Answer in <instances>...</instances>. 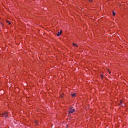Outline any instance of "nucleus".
I'll return each mask as SVG.
<instances>
[{
  "mask_svg": "<svg viewBox=\"0 0 128 128\" xmlns=\"http://www.w3.org/2000/svg\"><path fill=\"white\" fill-rule=\"evenodd\" d=\"M1 116H4V118H8V112H5V113L2 114Z\"/></svg>",
  "mask_w": 128,
  "mask_h": 128,
  "instance_id": "obj_1",
  "label": "nucleus"
},
{
  "mask_svg": "<svg viewBox=\"0 0 128 128\" xmlns=\"http://www.w3.org/2000/svg\"><path fill=\"white\" fill-rule=\"evenodd\" d=\"M74 109H72V108H70L69 110V114H72L74 112Z\"/></svg>",
  "mask_w": 128,
  "mask_h": 128,
  "instance_id": "obj_2",
  "label": "nucleus"
},
{
  "mask_svg": "<svg viewBox=\"0 0 128 128\" xmlns=\"http://www.w3.org/2000/svg\"><path fill=\"white\" fill-rule=\"evenodd\" d=\"M62 30H60V32H58L57 36H60V34H62Z\"/></svg>",
  "mask_w": 128,
  "mask_h": 128,
  "instance_id": "obj_3",
  "label": "nucleus"
},
{
  "mask_svg": "<svg viewBox=\"0 0 128 128\" xmlns=\"http://www.w3.org/2000/svg\"><path fill=\"white\" fill-rule=\"evenodd\" d=\"M71 96H72L73 98H74V96H76V93H72V94H71Z\"/></svg>",
  "mask_w": 128,
  "mask_h": 128,
  "instance_id": "obj_4",
  "label": "nucleus"
},
{
  "mask_svg": "<svg viewBox=\"0 0 128 128\" xmlns=\"http://www.w3.org/2000/svg\"><path fill=\"white\" fill-rule=\"evenodd\" d=\"M112 15L114 16H116V13L114 12H112Z\"/></svg>",
  "mask_w": 128,
  "mask_h": 128,
  "instance_id": "obj_5",
  "label": "nucleus"
},
{
  "mask_svg": "<svg viewBox=\"0 0 128 128\" xmlns=\"http://www.w3.org/2000/svg\"><path fill=\"white\" fill-rule=\"evenodd\" d=\"M73 46H78V45H76V44L73 43L72 44Z\"/></svg>",
  "mask_w": 128,
  "mask_h": 128,
  "instance_id": "obj_6",
  "label": "nucleus"
},
{
  "mask_svg": "<svg viewBox=\"0 0 128 128\" xmlns=\"http://www.w3.org/2000/svg\"><path fill=\"white\" fill-rule=\"evenodd\" d=\"M88 1H89L90 2H92V0H88Z\"/></svg>",
  "mask_w": 128,
  "mask_h": 128,
  "instance_id": "obj_7",
  "label": "nucleus"
},
{
  "mask_svg": "<svg viewBox=\"0 0 128 128\" xmlns=\"http://www.w3.org/2000/svg\"><path fill=\"white\" fill-rule=\"evenodd\" d=\"M122 104V102L121 101L120 103V104Z\"/></svg>",
  "mask_w": 128,
  "mask_h": 128,
  "instance_id": "obj_8",
  "label": "nucleus"
},
{
  "mask_svg": "<svg viewBox=\"0 0 128 128\" xmlns=\"http://www.w3.org/2000/svg\"><path fill=\"white\" fill-rule=\"evenodd\" d=\"M8 24L10 25V24H12V23L10 22H9Z\"/></svg>",
  "mask_w": 128,
  "mask_h": 128,
  "instance_id": "obj_9",
  "label": "nucleus"
},
{
  "mask_svg": "<svg viewBox=\"0 0 128 128\" xmlns=\"http://www.w3.org/2000/svg\"><path fill=\"white\" fill-rule=\"evenodd\" d=\"M101 78H104V76H102V74H101Z\"/></svg>",
  "mask_w": 128,
  "mask_h": 128,
  "instance_id": "obj_10",
  "label": "nucleus"
},
{
  "mask_svg": "<svg viewBox=\"0 0 128 128\" xmlns=\"http://www.w3.org/2000/svg\"><path fill=\"white\" fill-rule=\"evenodd\" d=\"M9 22H10V21H8V20H7V21H6V22H8V23Z\"/></svg>",
  "mask_w": 128,
  "mask_h": 128,
  "instance_id": "obj_11",
  "label": "nucleus"
},
{
  "mask_svg": "<svg viewBox=\"0 0 128 128\" xmlns=\"http://www.w3.org/2000/svg\"><path fill=\"white\" fill-rule=\"evenodd\" d=\"M110 74V72L108 71Z\"/></svg>",
  "mask_w": 128,
  "mask_h": 128,
  "instance_id": "obj_12",
  "label": "nucleus"
},
{
  "mask_svg": "<svg viewBox=\"0 0 128 128\" xmlns=\"http://www.w3.org/2000/svg\"><path fill=\"white\" fill-rule=\"evenodd\" d=\"M61 98H62V96H60Z\"/></svg>",
  "mask_w": 128,
  "mask_h": 128,
  "instance_id": "obj_13",
  "label": "nucleus"
}]
</instances>
